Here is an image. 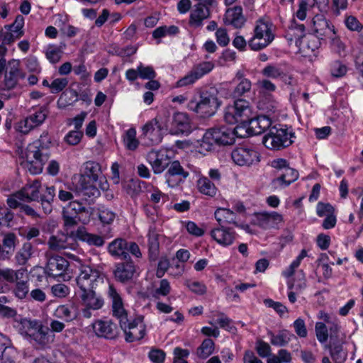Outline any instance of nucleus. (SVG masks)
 <instances>
[{
  "instance_id": "1",
  "label": "nucleus",
  "mask_w": 363,
  "mask_h": 363,
  "mask_svg": "<svg viewBox=\"0 0 363 363\" xmlns=\"http://www.w3.org/2000/svg\"><path fill=\"white\" fill-rule=\"evenodd\" d=\"M48 328L41 320L30 318H21L18 321L19 333L33 344L36 348L46 349L55 341L52 333H61L65 328L64 323L52 320Z\"/></svg>"
},
{
  "instance_id": "2",
  "label": "nucleus",
  "mask_w": 363,
  "mask_h": 363,
  "mask_svg": "<svg viewBox=\"0 0 363 363\" xmlns=\"http://www.w3.org/2000/svg\"><path fill=\"white\" fill-rule=\"evenodd\" d=\"M234 143L233 129L226 126L211 128L207 130L203 136L196 152L201 156H206L208 152H213L217 145H231Z\"/></svg>"
},
{
  "instance_id": "3",
  "label": "nucleus",
  "mask_w": 363,
  "mask_h": 363,
  "mask_svg": "<svg viewBox=\"0 0 363 363\" xmlns=\"http://www.w3.org/2000/svg\"><path fill=\"white\" fill-rule=\"evenodd\" d=\"M274 39V26L267 17L256 21L253 36L248 40V46L252 50L258 51L267 47Z\"/></svg>"
},
{
  "instance_id": "4",
  "label": "nucleus",
  "mask_w": 363,
  "mask_h": 363,
  "mask_svg": "<svg viewBox=\"0 0 363 363\" xmlns=\"http://www.w3.org/2000/svg\"><path fill=\"white\" fill-rule=\"evenodd\" d=\"M221 105L213 91H205L201 94L199 101L191 100L188 104L189 110L193 111L201 117H209L216 113Z\"/></svg>"
},
{
  "instance_id": "5",
  "label": "nucleus",
  "mask_w": 363,
  "mask_h": 363,
  "mask_svg": "<svg viewBox=\"0 0 363 363\" xmlns=\"http://www.w3.org/2000/svg\"><path fill=\"white\" fill-rule=\"evenodd\" d=\"M294 134L282 125L272 126L263 138V144L268 149L279 150L290 145Z\"/></svg>"
},
{
  "instance_id": "6",
  "label": "nucleus",
  "mask_w": 363,
  "mask_h": 363,
  "mask_svg": "<svg viewBox=\"0 0 363 363\" xmlns=\"http://www.w3.org/2000/svg\"><path fill=\"white\" fill-rule=\"evenodd\" d=\"M252 116V108L244 99H238L233 105L227 106L224 113V119L229 124L247 122Z\"/></svg>"
},
{
  "instance_id": "7",
  "label": "nucleus",
  "mask_w": 363,
  "mask_h": 363,
  "mask_svg": "<svg viewBox=\"0 0 363 363\" xmlns=\"http://www.w3.org/2000/svg\"><path fill=\"white\" fill-rule=\"evenodd\" d=\"M103 281L104 276L99 270L89 265L80 264L79 274L76 278L80 292L89 291L90 289H94L99 281Z\"/></svg>"
},
{
  "instance_id": "8",
  "label": "nucleus",
  "mask_w": 363,
  "mask_h": 363,
  "mask_svg": "<svg viewBox=\"0 0 363 363\" xmlns=\"http://www.w3.org/2000/svg\"><path fill=\"white\" fill-rule=\"evenodd\" d=\"M49 111L47 107L43 106L29 114L24 118L20 120L16 124V130L24 135L28 134L31 130L42 125L48 118Z\"/></svg>"
},
{
  "instance_id": "9",
  "label": "nucleus",
  "mask_w": 363,
  "mask_h": 363,
  "mask_svg": "<svg viewBox=\"0 0 363 363\" xmlns=\"http://www.w3.org/2000/svg\"><path fill=\"white\" fill-rule=\"evenodd\" d=\"M51 144L48 138V133L43 132L38 140L30 144L26 151L25 155L20 156V159H42L43 157H49L50 152L49 150Z\"/></svg>"
},
{
  "instance_id": "10",
  "label": "nucleus",
  "mask_w": 363,
  "mask_h": 363,
  "mask_svg": "<svg viewBox=\"0 0 363 363\" xmlns=\"http://www.w3.org/2000/svg\"><path fill=\"white\" fill-rule=\"evenodd\" d=\"M120 326L125 333V341L128 342L140 340L145 335V326L142 318H137L133 320H123Z\"/></svg>"
},
{
  "instance_id": "11",
  "label": "nucleus",
  "mask_w": 363,
  "mask_h": 363,
  "mask_svg": "<svg viewBox=\"0 0 363 363\" xmlns=\"http://www.w3.org/2000/svg\"><path fill=\"white\" fill-rule=\"evenodd\" d=\"M143 134L152 144H157L162 140L163 135L169 132L167 121L155 118L143 127Z\"/></svg>"
},
{
  "instance_id": "12",
  "label": "nucleus",
  "mask_w": 363,
  "mask_h": 363,
  "mask_svg": "<svg viewBox=\"0 0 363 363\" xmlns=\"http://www.w3.org/2000/svg\"><path fill=\"white\" fill-rule=\"evenodd\" d=\"M168 130L171 135H188L192 131L193 127L186 113L177 112L174 114L171 127Z\"/></svg>"
},
{
  "instance_id": "13",
  "label": "nucleus",
  "mask_w": 363,
  "mask_h": 363,
  "mask_svg": "<svg viewBox=\"0 0 363 363\" xmlns=\"http://www.w3.org/2000/svg\"><path fill=\"white\" fill-rule=\"evenodd\" d=\"M48 245L50 250L59 252L68 249L75 250L77 247V243L72 237L67 234L58 233L50 237Z\"/></svg>"
},
{
  "instance_id": "14",
  "label": "nucleus",
  "mask_w": 363,
  "mask_h": 363,
  "mask_svg": "<svg viewBox=\"0 0 363 363\" xmlns=\"http://www.w3.org/2000/svg\"><path fill=\"white\" fill-rule=\"evenodd\" d=\"M69 266V262L61 256H52L48 258L45 267L46 274L51 277H62Z\"/></svg>"
},
{
  "instance_id": "15",
  "label": "nucleus",
  "mask_w": 363,
  "mask_h": 363,
  "mask_svg": "<svg viewBox=\"0 0 363 363\" xmlns=\"http://www.w3.org/2000/svg\"><path fill=\"white\" fill-rule=\"evenodd\" d=\"M135 272L136 267L131 260L117 263L113 270L114 278L122 284L131 281Z\"/></svg>"
},
{
  "instance_id": "16",
  "label": "nucleus",
  "mask_w": 363,
  "mask_h": 363,
  "mask_svg": "<svg viewBox=\"0 0 363 363\" xmlns=\"http://www.w3.org/2000/svg\"><path fill=\"white\" fill-rule=\"evenodd\" d=\"M108 294L112 301L113 315L119 320V324H121L123 320L128 319L127 312L123 307L122 298L112 284L109 285Z\"/></svg>"
},
{
  "instance_id": "17",
  "label": "nucleus",
  "mask_w": 363,
  "mask_h": 363,
  "mask_svg": "<svg viewBox=\"0 0 363 363\" xmlns=\"http://www.w3.org/2000/svg\"><path fill=\"white\" fill-rule=\"evenodd\" d=\"M211 238L222 246H228L233 243L235 239V232L223 225L214 228L211 230Z\"/></svg>"
},
{
  "instance_id": "18",
  "label": "nucleus",
  "mask_w": 363,
  "mask_h": 363,
  "mask_svg": "<svg viewBox=\"0 0 363 363\" xmlns=\"http://www.w3.org/2000/svg\"><path fill=\"white\" fill-rule=\"evenodd\" d=\"M93 328L99 337L112 340L118 335L117 326L111 320H97L93 325Z\"/></svg>"
},
{
  "instance_id": "19",
  "label": "nucleus",
  "mask_w": 363,
  "mask_h": 363,
  "mask_svg": "<svg viewBox=\"0 0 363 363\" xmlns=\"http://www.w3.org/2000/svg\"><path fill=\"white\" fill-rule=\"evenodd\" d=\"M282 221L281 215L277 212L272 213H259L255 214V219L253 223L264 229L274 228L279 223Z\"/></svg>"
},
{
  "instance_id": "20",
  "label": "nucleus",
  "mask_w": 363,
  "mask_h": 363,
  "mask_svg": "<svg viewBox=\"0 0 363 363\" xmlns=\"http://www.w3.org/2000/svg\"><path fill=\"white\" fill-rule=\"evenodd\" d=\"M245 21L242 6H235L226 10L224 17V22L226 25L240 28L244 26Z\"/></svg>"
},
{
  "instance_id": "21",
  "label": "nucleus",
  "mask_w": 363,
  "mask_h": 363,
  "mask_svg": "<svg viewBox=\"0 0 363 363\" xmlns=\"http://www.w3.org/2000/svg\"><path fill=\"white\" fill-rule=\"evenodd\" d=\"M211 13L208 7L202 3H198L191 11L189 24L195 28L203 25V21L210 17Z\"/></svg>"
},
{
  "instance_id": "22",
  "label": "nucleus",
  "mask_w": 363,
  "mask_h": 363,
  "mask_svg": "<svg viewBox=\"0 0 363 363\" xmlns=\"http://www.w3.org/2000/svg\"><path fill=\"white\" fill-rule=\"evenodd\" d=\"M311 29L318 38H322L330 35L335 28L323 14H317L311 21Z\"/></svg>"
},
{
  "instance_id": "23",
  "label": "nucleus",
  "mask_w": 363,
  "mask_h": 363,
  "mask_svg": "<svg viewBox=\"0 0 363 363\" xmlns=\"http://www.w3.org/2000/svg\"><path fill=\"white\" fill-rule=\"evenodd\" d=\"M83 174L89 179H91L95 183H98V180L102 178V166L96 160H87L83 164Z\"/></svg>"
},
{
  "instance_id": "24",
  "label": "nucleus",
  "mask_w": 363,
  "mask_h": 363,
  "mask_svg": "<svg viewBox=\"0 0 363 363\" xmlns=\"http://www.w3.org/2000/svg\"><path fill=\"white\" fill-rule=\"evenodd\" d=\"M108 253L114 257H121L126 259L129 257L128 252V242L123 238H116L110 242L107 247Z\"/></svg>"
},
{
  "instance_id": "25",
  "label": "nucleus",
  "mask_w": 363,
  "mask_h": 363,
  "mask_svg": "<svg viewBox=\"0 0 363 363\" xmlns=\"http://www.w3.org/2000/svg\"><path fill=\"white\" fill-rule=\"evenodd\" d=\"M250 123V130L253 135H259L272 127V120L269 116L260 115L256 118H250L247 121Z\"/></svg>"
},
{
  "instance_id": "26",
  "label": "nucleus",
  "mask_w": 363,
  "mask_h": 363,
  "mask_svg": "<svg viewBox=\"0 0 363 363\" xmlns=\"http://www.w3.org/2000/svg\"><path fill=\"white\" fill-rule=\"evenodd\" d=\"M78 189L80 194L84 196L98 197L100 196V191L97 186V183L94 182L85 177H81L79 182Z\"/></svg>"
},
{
  "instance_id": "27",
  "label": "nucleus",
  "mask_w": 363,
  "mask_h": 363,
  "mask_svg": "<svg viewBox=\"0 0 363 363\" xmlns=\"http://www.w3.org/2000/svg\"><path fill=\"white\" fill-rule=\"evenodd\" d=\"M80 297L89 308L99 310L104 306V299L100 296L96 295L94 289H90L89 291L80 292Z\"/></svg>"
},
{
  "instance_id": "28",
  "label": "nucleus",
  "mask_w": 363,
  "mask_h": 363,
  "mask_svg": "<svg viewBox=\"0 0 363 363\" xmlns=\"http://www.w3.org/2000/svg\"><path fill=\"white\" fill-rule=\"evenodd\" d=\"M319 44L318 38L312 35H305L301 40H296V46L305 55H310L315 52L318 48Z\"/></svg>"
},
{
  "instance_id": "29",
  "label": "nucleus",
  "mask_w": 363,
  "mask_h": 363,
  "mask_svg": "<svg viewBox=\"0 0 363 363\" xmlns=\"http://www.w3.org/2000/svg\"><path fill=\"white\" fill-rule=\"evenodd\" d=\"M34 247L30 242H26L16 252L14 260L18 266H26L34 254Z\"/></svg>"
},
{
  "instance_id": "30",
  "label": "nucleus",
  "mask_w": 363,
  "mask_h": 363,
  "mask_svg": "<svg viewBox=\"0 0 363 363\" xmlns=\"http://www.w3.org/2000/svg\"><path fill=\"white\" fill-rule=\"evenodd\" d=\"M21 76L19 63L16 60L9 62V70L5 74V84L8 89L13 88Z\"/></svg>"
},
{
  "instance_id": "31",
  "label": "nucleus",
  "mask_w": 363,
  "mask_h": 363,
  "mask_svg": "<svg viewBox=\"0 0 363 363\" xmlns=\"http://www.w3.org/2000/svg\"><path fill=\"white\" fill-rule=\"evenodd\" d=\"M235 79L238 80V84L232 91L233 97L239 98L245 96L251 91L252 83L250 80L243 77L241 72H238Z\"/></svg>"
},
{
  "instance_id": "32",
  "label": "nucleus",
  "mask_w": 363,
  "mask_h": 363,
  "mask_svg": "<svg viewBox=\"0 0 363 363\" xmlns=\"http://www.w3.org/2000/svg\"><path fill=\"white\" fill-rule=\"evenodd\" d=\"M215 218L218 223V225L233 224L235 226H239L236 221L235 213L228 208H219L215 211Z\"/></svg>"
},
{
  "instance_id": "33",
  "label": "nucleus",
  "mask_w": 363,
  "mask_h": 363,
  "mask_svg": "<svg viewBox=\"0 0 363 363\" xmlns=\"http://www.w3.org/2000/svg\"><path fill=\"white\" fill-rule=\"evenodd\" d=\"M305 36V26L303 24H298L294 19L291 21V25L289 27V30L286 35V38L290 42H295L296 45V40H301Z\"/></svg>"
},
{
  "instance_id": "34",
  "label": "nucleus",
  "mask_w": 363,
  "mask_h": 363,
  "mask_svg": "<svg viewBox=\"0 0 363 363\" xmlns=\"http://www.w3.org/2000/svg\"><path fill=\"white\" fill-rule=\"evenodd\" d=\"M54 315L65 322H71L77 317L74 306L60 305L54 312Z\"/></svg>"
},
{
  "instance_id": "35",
  "label": "nucleus",
  "mask_w": 363,
  "mask_h": 363,
  "mask_svg": "<svg viewBox=\"0 0 363 363\" xmlns=\"http://www.w3.org/2000/svg\"><path fill=\"white\" fill-rule=\"evenodd\" d=\"M268 335L270 337L271 344L278 347L286 345L289 342L291 337L294 336L293 334L286 330H280L277 334L269 331Z\"/></svg>"
},
{
  "instance_id": "36",
  "label": "nucleus",
  "mask_w": 363,
  "mask_h": 363,
  "mask_svg": "<svg viewBox=\"0 0 363 363\" xmlns=\"http://www.w3.org/2000/svg\"><path fill=\"white\" fill-rule=\"evenodd\" d=\"M232 159H259V153L250 146H241L235 148L231 153Z\"/></svg>"
},
{
  "instance_id": "37",
  "label": "nucleus",
  "mask_w": 363,
  "mask_h": 363,
  "mask_svg": "<svg viewBox=\"0 0 363 363\" xmlns=\"http://www.w3.org/2000/svg\"><path fill=\"white\" fill-rule=\"evenodd\" d=\"M149 296L154 299H160L162 296H167L171 291V286L169 281L166 279L160 281V286L157 288H148Z\"/></svg>"
},
{
  "instance_id": "38",
  "label": "nucleus",
  "mask_w": 363,
  "mask_h": 363,
  "mask_svg": "<svg viewBox=\"0 0 363 363\" xmlns=\"http://www.w3.org/2000/svg\"><path fill=\"white\" fill-rule=\"evenodd\" d=\"M199 191L206 196L213 197L216 194L217 189L215 184L207 177L200 178L197 182Z\"/></svg>"
},
{
  "instance_id": "39",
  "label": "nucleus",
  "mask_w": 363,
  "mask_h": 363,
  "mask_svg": "<svg viewBox=\"0 0 363 363\" xmlns=\"http://www.w3.org/2000/svg\"><path fill=\"white\" fill-rule=\"evenodd\" d=\"M24 273L25 270L22 269L15 271L10 268H0V279L13 283L15 281L19 280Z\"/></svg>"
},
{
  "instance_id": "40",
  "label": "nucleus",
  "mask_w": 363,
  "mask_h": 363,
  "mask_svg": "<svg viewBox=\"0 0 363 363\" xmlns=\"http://www.w3.org/2000/svg\"><path fill=\"white\" fill-rule=\"evenodd\" d=\"M147 245L150 258L155 259L158 255L160 244L158 234L152 229H150L148 233Z\"/></svg>"
},
{
  "instance_id": "41",
  "label": "nucleus",
  "mask_w": 363,
  "mask_h": 363,
  "mask_svg": "<svg viewBox=\"0 0 363 363\" xmlns=\"http://www.w3.org/2000/svg\"><path fill=\"white\" fill-rule=\"evenodd\" d=\"M214 346V342L211 339H205L197 349V356L201 359H206L213 354Z\"/></svg>"
},
{
  "instance_id": "42",
  "label": "nucleus",
  "mask_w": 363,
  "mask_h": 363,
  "mask_svg": "<svg viewBox=\"0 0 363 363\" xmlns=\"http://www.w3.org/2000/svg\"><path fill=\"white\" fill-rule=\"evenodd\" d=\"M263 76L274 79L284 77V70L280 67L274 65H268L262 70Z\"/></svg>"
},
{
  "instance_id": "43",
  "label": "nucleus",
  "mask_w": 363,
  "mask_h": 363,
  "mask_svg": "<svg viewBox=\"0 0 363 363\" xmlns=\"http://www.w3.org/2000/svg\"><path fill=\"white\" fill-rule=\"evenodd\" d=\"M40 186L41 184L38 180H34L31 183L27 184L23 186L24 191L28 193V201H38Z\"/></svg>"
},
{
  "instance_id": "44",
  "label": "nucleus",
  "mask_w": 363,
  "mask_h": 363,
  "mask_svg": "<svg viewBox=\"0 0 363 363\" xmlns=\"http://www.w3.org/2000/svg\"><path fill=\"white\" fill-rule=\"evenodd\" d=\"M179 33V28L176 26H160L152 32V37L155 39H160L167 35H174Z\"/></svg>"
},
{
  "instance_id": "45",
  "label": "nucleus",
  "mask_w": 363,
  "mask_h": 363,
  "mask_svg": "<svg viewBox=\"0 0 363 363\" xmlns=\"http://www.w3.org/2000/svg\"><path fill=\"white\" fill-rule=\"evenodd\" d=\"M123 141L127 149L135 150L139 145V142L136 138V130L133 128L127 130Z\"/></svg>"
},
{
  "instance_id": "46",
  "label": "nucleus",
  "mask_w": 363,
  "mask_h": 363,
  "mask_svg": "<svg viewBox=\"0 0 363 363\" xmlns=\"http://www.w3.org/2000/svg\"><path fill=\"white\" fill-rule=\"evenodd\" d=\"M45 54L49 62L55 64L61 59L62 51L59 47L55 45H50L46 48Z\"/></svg>"
},
{
  "instance_id": "47",
  "label": "nucleus",
  "mask_w": 363,
  "mask_h": 363,
  "mask_svg": "<svg viewBox=\"0 0 363 363\" xmlns=\"http://www.w3.org/2000/svg\"><path fill=\"white\" fill-rule=\"evenodd\" d=\"M98 216L101 222L104 224H111L116 218V213L105 206L98 208Z\"/></svg>"
},
{
  "instance_id": "48",
  "label": "nucleus",
  "mask_w": 363,
  "mask_h": 363,
  "mask_svg": "<svg viewBox=\"0 0 363 363\" xmlns=\"http://www.w3.org/2000/svg\"><path fill=\"white\" fill-rule=\"evenodd\" d=\"M16 285L13 289L15 296L19 299H23L28 295L29 287L28 281L21 280L15 281Z\"/></svg>"
},
{
  "instance_id": "49",
  "label": "nucleus",
  "mask_w": 363,
  "mask_h": 363,
  "mask_svg": "<svg viewBox=\"0 0 363 363\" xmlns=\"http://www.w3.org/2000/svg\"><path fill=\"white\" fill-rule=\"evenodd\" d=\"M214 68V63L213 62H203L199 63L192 68L199 79H201L204 75L209 73Z\"/></svg>"
},
{
  "instance_id": "50",
  "label": "nucleus",
  "mask_w": 363,
  "mask_h": 363,
  "mask_svg": "<svg viewBox=\"0 0 363 363\" xmlns=\"http://www.w3.org/2000/svg\"><path fill=\"white\" fill-rule=\"evenodd\" d=\"M21 38V36L18 35V33L5 28L0 33V40L4 45H11Z\"/></svg>"
},
{
  "instance_id": "51",
  "label": "nucleus",
  "mask_w": 363,
  "mask_h": 363,
  "mask_svg": "<svg viewBox=\"0 0 363 363\" xmlns=\"http://www.w3.org/2000/svg\"><path fill=\"white\" fill-rule=\"evenodd\" d=\"M307 256L306 250H302L299 255L292 262L290 266L283 272L285 277H290L294 275L295 270L301 264V260Z\"/></svg>"
},
{
  "instance_id": "52",
  "label": "nucleus",
  "mask_w": 363,
  "mask_h": 363,
  "mask_svg": "<svg viewBox=\"0 0 363 363\" xmlns=\"http://www.w3.org/2000/svg\"><path fill=\"white\" fill-rule=\"evenodd\" d=\"M307 256L306 250H302L299 255L292 262L290 266L283 272L285 277H290L294 275L295 270L301 264V260Z\"/></svg>"
},
{
  "instance_id": "53",
  "label": "nucleus",
  "mask_w": 363,
  "mask_h": 363,
  "mask_svg": "<svg viewBox=\"0 0 363 363\" xmlns=\"http://www.w3.org/2000/svg\"><path fill=\"white\" fill-rule=\"evenodd\" d=\"M169 177L176 175L182 176L183 179H186L189 176V172H186L181 166L179 160H174L171 163L170 167L167 172Z\"/></svg>"
},
{
  "instance_id": "54",
  "label": "nucleus",
  "mask_w": 363,
  "mask_h": 363,
  "mask_svg": "<svg viewBox=\"0 0 363 363\" xmlns=\"http://www.w3.org/2000/svg\"><path fill=\"white\" fill-rule=\"evenodd\" d=\"M198 79L196 74L193 69H191L184 77L179 79L175 84V87H184L194 84Z\"/></svg>"
},
{
  "instance_id": "55",
  "label": "nucleus",
  "mask_w": 363,
  "mask_h": 363,
  "mask_svg": "<svg viewBox=\"0 0 363 363\" xmlns=\"http://www.w3.org/2000/svg\"><path fill=\"white\" fill-rule=\"evenodd\" d=\"M239 123L240 124H238L235 128H232L234 133V138L236 136L238 138H244L253 135L250 130L249 122Z\"/></svg>"
},
{
  "instance_id": "56",
  "label": "nucleus",
  "mask_w": 363,
  "mask_h": 363,
  "mask_svg": "<svg viewBox=\"0 0 363 363\" xmlns=\"http://www.w3.org/2000/svg\"><path fill=\"white\" fill-rule=\"evenodd\" d=\"M24 18L21 15H18L14 22L11 25L5 26V28H8L10 30H13L14 33L21 37L24 35L23 26H24Z\"/></svg>"
},
{
  "instance_id": "57",
  "label": "nucleus",
  "mask_w": 363,
  "mask_h": 363,
  "mask_svg": "<svg viewBox=\"0 0 363 363\" xmlns=\"http://www.w3.org/2000/svg\"><path fill=\"white\" fill-rule=\"evenodd\" d=\"M330 352L333 361L342 363L346 359V354L342 352V346L337 344L330 347Z\"/></svg>"
},
{
  "instance_id": "58",
  "label": "nucleus",
  "mask_w": 363,
  "mask_h": 363,
  "mask_svg": "<svg viewBox=\"0 0 363 363\" xmlns=\"http://www.w3.org/2000/svg\"><path fill=\"white\" fill-rule=\"evenodd\" d=\"M62 211H67L69 213H72V215L76 216L77 214L82 213H88V211L85 206H84L82 203L77 201H70L66 207L63 208Z\"/></svg>"
},
{
  "instance_id": "59",
  "label": "nucleus",
  "mask_w": 363,
  "mask_h": 363,
  "mask_svg": "<svg viewBox=\"0 0 363 363\" xmlns=\"http://www.w3.org/2000/svg\"><path fill=\"white\" fill-rule=\"evenodd\" d=\"M174 157V150L172 148H162L157 151L153 150L150 153L151 159H172Z\"/></svg>"
},
{
  "instance_id": "60",
  "label": "nucleus",
  "mask_w": 363,
  "mask_h": 363,
  "mask_svg": "<svg viewBox=\"0 0 363 363\" xmlns=\"http://www.w3.org/2000/svg\"><path fill=\"white\" fill-rule=\"evenodd\" d=\"M40 160H24L21 163V165L27 168L32 174H40L42 170V164Z\"/></svg>"
},
{
  "instance_id": "61",
  "label": "nucleus",
  "mask_w": 363,
  "mask_h": 363,
  "mask_svg": "<svg viewBox=\"0 0 363 363\" xmlns=\"http://www.w3.org/2000/svg\"><path fill=\"white\" fill-rule=\"evenodd\" d=\"M16 236L14 233H9L6 234L2 239L1 245L7 250L10 251L12 255L16 247Z\"/></svg>"
},
{
  "instance_id": "62",
  "label": "nucleus",
  "mask_w": 363,
  "mask_h": 363,
  "mask_svg": "<svg viewBox=\"0 0 363 363\" xmlns=\"http://www.w3.org/2000/svg\"><path fill=\"white\" fill-rule=\"evenodd\" d=\"M266 306L273 308L280 316L288 313V308L280 302H277L270 298L264 300Z\"/></svg>"
},
{
  "instance_id": "63",
  "label": "nucleus",
  "mask_w": 363,
  "mask_h": 363,
  "mask_svg": "<svg viewBox=\"0 0 363 363\" xmlns=\"http://www.w3.org/2000/svg\"><path fill=\"white\" fill-rule=\"evenodd\" d=\"M315 331L317 339L320 342L324 343L327 341L328 338V328L325 323L321 322L316 323L315 326Z\"/></svg>"
},
{
  "instance_id": "64",
  "label": "nucleus",
  "mask_w": 363,
  "mask_h": 363,
  "mask_svg": "<svg viewBox=\"0 0 363 363\" xmlns=\"http://www.w3.org/2000/svg\"><path fill=\"white\" fill-rule=\"evenodd\" d=\"M123 188L128 195L133 197L140 191L139 181L138 179H130L124 183Z\"/></svg>"
}]
</instances>
